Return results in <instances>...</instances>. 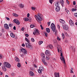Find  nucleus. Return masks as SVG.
Segmentation results:
<instances>
[{
  "mask_svg": "<svg viewBox=\"0 0 77 77\" xmlns=\"http://www.w3.org/2000/svg\"><path fill=\"white\" fill-rule=\"evenodd\" d=\"M35 17L36 18V20L38 21V23H39V24H41V21H42V18H41V17L40 16V14L38 13L37 16L35 15Z\"/></svg>",
  "mask_w": 77,
  "mask_h": 77,
  "instance_id": "nucleus-1",
  "label": "nucleus"
},
{
  "mask_svg": "<svg viewBox=\"0 0 77 77\" xmlns=\"http://www.w3.org/2000/svg\"><path fill=\"white\" fill-rule=\"evenodd\" d=\"M30 43H26L25 45L26 48L30 49V50H32L33 49V46L30 45Z\"/></svg>",
  "mask_w": 77,
  "mask_h": 77,
  "instance_id": "nucleus-2",
  "label": "nucleus"
},
{
  "mask_svg": "<svg viewBox=\"0 0 77 77\" xmlns=\"http://www.w3.org/2000/svg\"><path fill=\"white\" fill-rule=\"evenodd\" d=\"M51 27L53 32H55L56 31V26L54 23H52L51 24Z\"/></svg>",
  "mask_w": 77,
  "mask_h": 77,
  "instance_id": "nucleus-3",
  "label": "nucleus"
},
{
  "mask_svg": "<svg viewBox=\"0 0 77 77\" xmlns=\"http://www.w3.org/2000/svg\"><path fill=\"white\" fill-rule=\"evenodd\" d=\"M4 66L5 67L7 68H11V64H10L9 63L7 62H5L4 63Z\"/></svg>",
  "mask_w": 77,
  "mask_h": 77,
  "instance_id": "nucleus-4",
  "label": "nucleus"
},
{
  "mask_svg": "<svg viewBox=\"0 0 77 77\" xmlns=\"http://www.w3.org/2000/svg\"><path fill=\"white\" fill-rule=\"evenodd\" d=\"M60 56H61L60 57V59H61L62 62L63 63H65V59L64 58V57L63 56V54H62V53H61Z\"/></svg>",
  "mask_w": 77,
  "mask_h": 77,
  "instance_id": "nucleus-5",
  "label": "nucleus"
},
{
  "mask_svg": "<svg viewBox=\"0 0 77 77\" xmlns=\"http://www.w3.org/2000/svg\"><path fill=\"white\" fill-rule=\"evenodd\" d=\"M21 51L23 54H24V55H26L27 53V52L26 51V50L24 48H22Z\"/></svg>",
  "mask_w": 77,
  "mask_h": 77,
  "instance_id": "nucleus-6",
  "label": "nucleus"
},
{
  "mask_svg": "<svg viewBox=\"0 0 77 77\" xmlns=\"http://www.w3.org/2000/svg\"><path fill=\"white\" fill-rule=\"evenodd\" d=\"M33 34L34 35H39V31L38 30V29H36V30L34 32Z\"/></svg>",
  "mask_w": 77,
  "mask_h": 77,
  "instance_id": "nucleus-7",
  "label": "nucleus"
},
{
  "mask_svg": "<svg viewBox=\"0 0 77 77\" xmlns=\"http://www.w3.org/2000/svg\"><path fill=\"white\" fill-rule=\"evenodd\" d=\"M45 55L47 56H51V53L50 52V51L48 50H47L45 52Z\"/></svg>",
  "mask_w": 77,
  "mask_h": 77,
  "instance_id": "nucleus-8",
  "label": "nucleus"
},
{
  "mask_svg": "<svg viewBox=\"0 0 77 77\" xmlns=\"http://www.w3.org/2000/svg\"><path fill=\"white\" fill-rule=\"evenodd\" d=\"M63 29L65 30H68V26L66 25H63Z\"/></svg>",
  "mask_w": 77,
  "mask_h": 77,
  "instance_id": "nucleus-9",
  "label": "nucleus"
},
{
  "mask_svg": "<svg viewBox=\"0 0 77 77\" xmlns=\"http://www.w3.org/2000/svg\"><path fill=\"white\" fill-rule=\"evenodd\" d=\"M69 23L71 26H74V23L72 20H69Z\"/></svg>",
  "mask_w": 77,
  "mask_h": 77,
  "instance_id": "nucleus-10",
  "label": "nucleus"
},
{
  "mask_svg": "<svg viewBox=\"0 0 77 77\" xmlns=\"http://www.w3.org/2000/svg\"><path fill=\"white\" fill-rule=\"evenodd\" d=\"M54 75L55 77H59L60 76L59 75V73L55 72L54 73Z\"/></svg>",
  "mask_w": 77,
  "mask_h": 77,
  "instance_id": "nucleus-11",
  "label": "nucleus"
},
{
  "mask_svg": "<svg viewBox=\"0 0 77 77\" xmlns=\"http://www.w3.org/2000/svg\"><path fill=\"white\" fill-rule=\"evenodd\" d=\"M4 27L6 29H9V26L7 24H4Z\"/></svg>",
  "mask_w": 77,
  "mask_h": 77,
  "instance_id": "nucleus-12",
  "label": "nucleus"
},
{
  "mask_svg": "<svg viewBox=\"0 0 77 77\" xmlns=\"http://www.w3.org/2000/svg\"><path fill=\"white\" fill-rule=\"evenodd\" d=\"M42 61L44 65H47V63L45 62V59H42Z\"/></svg>",
  "mask_w": 77,
  "mask_h": 77,
  "instance_id": "nucleus-13",
  "label": "nucleus"
},
{
  "mask_svg": "<svg viewBox=\"0 0 77 77\" xmlns=\"http://www.w3.org/2000/svg\"><path fill=\"white\" fill-rule=\"evenodd\" d=\"M56 10L57 12H59L60 9V7H57L56 8Z\"/></svg>",
  "mask_w": 77,
  "mask_h": 77,
  "instance_id": "nucleus-14",
  "label": "nucleus"
},
{
  "mask_svg": "<svg viewBox=\"0 0 77 77\" xmlns=\"http://www.w3.org/2000/svg\"><path fill=\"white\" fill-rule=\"evenodd\" d=\"M15 61H16V62H19L20 61V59H19V58H18V57H15Z\"/></svg>",
  "mask_w": 77,
  "mask_h": 77,
  "instance_id": "nucleus-15",
  "label": "nucleus"
},
{
  "mask_svg": "<svg viewBox=\"0 0 77 77\" xmlns=\"http://www.w3.org/2000/svg\"><path fill=\"white\" fill-rule=\"evenodd\" d=\"M60 23H61L62 24H64V23H65V21L62 19H60Z\"/></svg>",
  "mask_w": 77,
  "mask_h": 77,
  "instance_id": "nucleus-16",
  "label": "nucleus"
},
{
  "mask_svg": "<svg viewBox=\"0 0 77 77\" xmlns=\"http://www.w3.org/2000/svg\"><path fill=\"white\" fill-rule=\"evenodd\" d=\"M59 2H56L55 3V6H57V7H58L59 6Z\"/></svg>",
  "mask_w": 77,
  "mask_h": 77,
  "instance_id": "nucleus-17",
  "label": "nucleus"
},
{
  "mask_svg": "<svg viewBox=\"0 0 77 77\" xmlns=\"http://www.w3.org/2000/svg\"><path fill=\"white\" fill-rule=\"evenodd\" d=\"M57 48L58 49V53H59V50H62L61 47H60V46L59 45L58 46V47H57Z\"/></svg>",
  "mask_w": 77,
  "mask_h": 77,
  "instance_id": "nucleus-18",
  "label": "nucleus"
},
{
  "mask_svg": "<svg viewBox=\"0 0 77 77\" xmlns=\"http://www.w3.org/2000/svg\"><path fill=\"white\" fill-rule=\"evenodd\" d=\"M60 4H61L62 6H63V3H64V2H63V0H60Z\"/></svg>",
  "mask_w": 77,
  "mask_h": 77,
  "instance_id": "nucleus-19",
  "label": "nucleus"
},
{
  "mask_svg": "<svg viewBox=\"0 0 77 77\" xmlns=\"http://www.w3.org/2000/svg\"><path fill=\"white\" fill-rule=\"evenodd\" d=\"M49 47L50 48H51V49H52V48H53V45H48V47Z\"/></svg>",
  "mask_w": 77,
  "mask_h": 77,
  "instance_id": "nucleus-20",
  "label": "nucleus"
},
{
  "mask_svg": "<svg viewBox=\"0 0 77 77\" xmlns=\"http://www.w3.org/2000/svg\"><path fill=\"white\" fill-rule=\"evenodd\" d=\"M5 66H3L2 67V69H3V71H6V67H5Z\"/></svg>",
  "mask_w": 77,
  "mask_h": 77,
  "instance_id": "nucleus-21",
  "label": "nucleus"
},
{
  "mask_svg": "<svg viewBox=\"0 0 77 77\" xmlns=\"http://www.w3.org/2000/svg\"><path fill=\"white\" fill-rule=\"evenodd\" d=\"M71 48H72V50L73 51L75 52V47H71Z\"/></svg>",
  "mask_w": 77,
  "mask_h": 77,
  "instance_id": "nucleus-22",
  "label": "nucleus"
},
{
  "mask_svg": "<svg viewBox=\"0 0 77 77\" xmlns=\"http://www.w3.org/2000/svg\"><path fill=\"white\" fill-rule=\"evenodd\" d=\"M29 74L31 76H33L34 74V73H33L32 71H31L29 72Z\"/></svg>",
  "mask_w": 77,
  "mask_h": 77,
  "instance_id": "nucleus-23",
  "label": "nucleus"
},
{
  "mask_svg": "<svg viewBox=\"0 0 77 77\" xmlns=\"http://www.w3.org/2000/svg\"><path fill=\"white\" fill-rule=\"evenodd\" d=\"M46 30L47 32H48V33H50V29L49 28H46Z\"/></svg>",
  "mask_w": 77,
  "mask_h": 77,
  "instance_id": "nucleus-24",
  "label": "nucleus"
},
{
  "mask_svg": "<svg viewBox=\"0 0 77 77\" xmlns=\"http://www.w3.org/2000/svg\"><path fill=\"white\" fill-rule=\"evenodd\" d=\"M25 40L26 42H27L28 44H30V41H29V40L27 39V38L26 37L25 38Z\"/></svg>",
  "mask_w": 77,
  "mask_h": 77,
  "instance_id": "nucleus-25",
  "label": "nucleus"
},
{
  "mask_svg": "<svg viewBox=\"0 0 77 77\" xmlns=\"http://www.w3.org/2000/svg\"><path fill=\"white\" fill-rule=\"evenodd\" d=\"M10 36L12 38H14V37H15V35L13 33H11L10 34Z\"/></svg>",
  "mask_w": 77,
  "mask_h": 77,
  "instance_id": "nucleus-26",
  "label": "nucleus"
},
{
  "mask_svg": "<svg viewBox=\"0 0 77 77\" xmlns=\"http://www.w3.org/2000/svg\"><path fill=\"white\" fill-rule=\"evenodd\" d=\"M19 7L20 8H24V5L23 4H21L19 5Z\"/></svg>",
  "mask_w": 77,
  "mask_h": 77,
  "instance_id": "nucleus-27",
  "label": "nucleus"
},
{
  "mask_svg": "<svg viewBox=\"0 0 77 77\" xmlns=\"http://www.w3.org/2000/svg\"><path fill=\"white\" fill-rule=\"evenodd\" d=\"M2 32V33H5L6 32V29H2L1 30Z\"/></svg>",
  "mask_w": 77,
  "mask_h": 77,
  "instance_id": "nucleus-28",
  "label": "nucleus"
},
{
  "mask_svg": "<svg viewBox=\"0 0 77 77\" xmlns=\"http://www.w3.org/2000/svg\"><path fill=\"white\" fill-rule=\"evenodd\" d=\"M24 20L25 21H27L29 20V19L27 17H26L25 18H24Z\"/></svg>",
  "mask_w": 77,
  "mask_h": 77,
  "instance_id": "nucleus-29",
  "label": "nucleus"
},
{
  "mask_svg": "<svg viewBox=\"0 0 77 77\" xmlns=\"http://www.w3.org/2000/svg\"><path fill=\"white\" fill-rule=\"evenodd\" d=\"M39 69H40V70L42 71H44V68L43 67H40Z\"/></svg>",
  "mask_w": 77,
  "mask_h": 77,
  "instance_id": "nucleus-30",
  "label": "nucleus"
},
{
  "mask_svg": "<svg viewBox=\"0 0 77 77\" xmlns=\"http://www.w3.org/2000/svg\"><path fill=\"white\" fill-rule=\"evenodd\" d=\"M13 16H14V17H18V14H17L15 13H13Z\"/></svg>",
  "mask_w": 77,
  "mask_h": 77,
  "instance_id": "nucleus-31",
  "label": "nucleus"
},
{
  "mask_svg": "<svg viewBox=\"0 0 77 77\" xmlns=\"http://www.w3.org/2000/svg\"><path fill=\"white\" fill-rule=\"evenodd\" d=\"M77 11L76 9L74 8L72 9V12H74V11Z\"/></svg>",
  "mask_w": 77,
  "mask_h": 77,
  "instance_id": "nucleus-32",
  "label": "nucleus"
},
{
  "mask_svg": "<svg viewBox=\"0 0 77 77\" xmlns=\"http://www.w3.org/2000/svg\"><path fill=\"white\" fill-rule=\"evenodd\" d=\"M17 66L19 68L21 67V64L20 63H18L17 65Z\"/></svg>",
  "mask_w": 77,
  "mask_h": 77,
  "instance_id": "nucleus-33",
  "label": "nucleus"
},
{
  "mask_svg": "<svg viewBox=\"0 0 77 77\" xmlns=\"http://www.w3.org/2000/svg\"><path fill=\"white\" fill-rule=\"evenodd\" d=\"M38 72L39 74H41V73H42V70H41L40 69H38Z\"/></svg>",
  "mask_w": 77,
  "mask_h": 77,
  "instance_id": "nucleus-34",
  "label": "nucleus"
},
{
  "mask_svg": "<svg viewBox=\"0 0 77 77\" xmlns=\"http://www.w3.org/2000/svg\"><path fill=\"white\" fill-rule=\"evenodd\" d=\"M20 21L18 20L17 22H16V24L17 25H20Z\"/></svg>",
  "mask_w": 77,
  "mask_h": 77,
  "instance_id": "nucleus-35",
  "label": "nucleus"
},
{
  "mask_svg": "<svg viewBox=\"0 0 77 77\" xmlns=\"http://www.w3.org/2000/svg\"><path fill=\"white\" fill-rule=\"evenodd\" d=\"M30 27L31 28H33V27H35V25H30Z\"/></svg>",
  "mask_w": 77,
  "mask_h": 77,
  "instance_id": "nucleus-36",
  "label": "nucleus"
},
{
  "mask_svg": "<svg viewBox=\"0 0 77 77\" xmlns=\"http://www.w3.org/2000/svg\"><path fill=\"white\" fill-rule=\"evenodd\" d=\"M42 43H43V41H40L39 42V45H41L42 44Z\"/></svg>",
  "mask_w": 77,
  "mask_h": 77,
  "instance_id": "nucleus-37",
  "label": "nucleus"
},
{
  "mask_svg": "<svg viewBox=\"0 0 77 77\" xmlns=\"http://www.w3.org/2000/svg\"><path fill=\"white\" fill-rule=\"evenodd\" d=\"M31 40L32 42H35V40L33 38H32Z\"/></svg>",
  "mask_w": 77,
  "mask_h": 77,
  "instance_id": "nucleus-38",
  "label": "nucleus"
},
{
  "mask_svg": "<svg viewBox=\"0 0 77 77\" xmlns=\"http://www.w3.org/2000/svg\"><path fill=\"white\" fill-rule=\"evenodd\" d=\"M18 20L17 19H14V23H17V21Z\"/></svg>",
  "mask_w": 77,
  "mask_h": 77,
  "instance_id": "nucleus-39",
  "label": "nucleus"
},
{
  "mask_svg": "<svg viewBox=\"0 0 77 77\" xmlns=\"http://www.w3.org/2000/svg\"><path fill=\"white\" fill-rule=\"evenodd\" d=\"M31 9H32V10H33V11H35L36 9V8L32 7H31Z\"/></svg>",
  "mask_w": 77,
  "mask_h": 77,
  "instance_id": "nucleus-40",
  "label": "nucleus"
},
{
  "mask_svg": "<svg viewBox=\"0 0 77 77\" xmlns=\"http://www.w3.org/2000/svg\"><path fill=\"white\" fill-rule=\"evenodd\" d=\"M62 36L63 37V38L64 39V38H65V35L63 33H62Z\"/></svg>",
  "mask_w": 77,
  "mask_h": 77,
  "instance_id": "nucleus-41",
  "label": "nucleus"
},
{
  "mask_svg": "<svg viewBox=\"0 0 77 77\" xmlns=\"http://www.w3.org/2000/svg\"><path fill=\"white\" fill-rule=\"evenodd\" d=\"M49 3H50L51 4H52V3H53V0H49Z\"/></svg>",
  "mask_w": 77,
  "mask_h": 77,
  "instance_id": "nucleus-42",
  "label": "nucleus"
},
{
  "mask_svg": "<svg viewBox=\"0 0 77 77\" xmlns=\"http://www.w3.org/2000/svg\"><path fill=\"white\" fill-rule=\"evenodd\" d=\"M48 56H47L46 57V59H47V60H49V57H48Z\"/></svg>",
  "mask_w": 77,
  "mask_h": 77,
  "instance_id": "nucleus-43",
  "label": "nucleus"
},
{
  "mask_svg": "<svg viewBox=\"0 0 77 77\" xmlns=\"http://www.w3.org/2000/svg\"><path fill=\"white\" fill-rule=\"evenodd\" d=\"M64 33L65 34V35H66L67 36H68V34L66 32H65Z\"/></svg>",
  "mask_w": 77,
  "mask_h": 77,
  "instance_id": "nucleus-44",
  "label": "nucleus"
},
{
  "mask_svg": "<svg viewBox=\"0 0 77 77\" xmlns=\"http://www.w3.org/2000/svg\"><path fill=\"white\" fill-rule=\"evenodd\" d=\"M45 36L46 37H47V36H48V34L47 33V32H45Z\"/></svg>",
  "mask_w": 77,
  "mask_h": 77,
  "instance_id": "nucleus-45",
  "label": "nucleus"
},
{
  "mask_svg": "<svg viewBox=\"0 0 77 77\" xmlns=\"http://www.w3.org/2000/svg\"><path fill=\"white\" fill-rule=\"evenodd\" d=\"M8 25L9 27H12V24L11 23H9Z\"/></svg>",
  "mask_w": 77,
  "mask_h": 77,
  "instance_id": "nucleus-46",
  "label": "nucleus"
},
{
  "mask_svg": "<svg viewBox=\"0 0 77 77\" xmlns=\"http://www.w3.org/2000/svg\"><path fill=\"white\" fill-rule=\"evenodd\" d=\"M74 15L75 17H77V13H75Z\"/></svg>",
  "mask_w": 77,
  "mask_h": 77,
  "instance_id": "nucleus-47",
  "label": "nucleus"
},
{
  "mask_svg": "<svg viewBox=\"0 0 77 77\" xmlns=\"http://www.w3.org/2000/svg\"><path fill=\"white\" fill-rule=\"evenodd\" d=\"M21 30H22V31H23V30H24V28L23 27H22L21 29Z\"/></svg>",
  "mask_w": 77,
  "mask_h": 77,
  "instance_id": "nucleus-48",
  "label": "nucleus"
},
{
  "mask_svg": "<svg viewBox=\"0 0 77 77\" xmlns=\"http://www.w3.org/2000/svg\"><path fill=\"white\" fill-rule=\"evenodd\" d=\"M40 27L42 30H43L44 29V28L43 27H42V25H40Z\"/></svg>",
  "mask_w": 77,
  "mask_h": 77,
  "instance_id": "nucleus-49",
  "label": "nucleus"
},
{
  "mask_svg": "<svg viewBox=\"0 0 77 77\" xmlns=\"http://www.w3.org/2000/svg\"><path fill=\"white\" fill-rule=\"evenodd\" d=\"M25 35L26 36V37H27L29 36V35H28V34H25Z\"/></svg>",
  "mask_w": 77,
  "mask_h": 77,
  "instance_id": "nucleus-50",
  "label": "nucleus"
},
{
  "mask_svg": "<svg viewBox=\"0 0 77 77\" xmlns=\"http://www.w3.org/2000/svg\"><path fill=\"white\" fill-rule=\"evenodd\" d=\"M75 1H73V5H75Z\"/></svg>",
  "mask_w": 77,
  "mask_h": 77,
  "instance_id": "nucleus-51",
  "label": "nucleus"
},
{
  "mask_svg": "<svg viewBox=\"0 0 77 77\" xmlns=\"http://www.w3.org/2000/svg\"><path fill=\"white\" fill-rule=\"evenodd\" d=\"M48 26H50V22H48Z\"/></svg>",
  "mask_w": 77,
  "mask_h": 77,
  "instance_id": "nucleus-52",
  "label": "nucleus"
},
{
  "mask_svg": "<svg viewBox=\"0 0 77 77\" xmlns=\"http://www.w3.org/2000/svg\"><path fill=\"white\" fill-rule=\"evenodd\" d=\"M66 1H67V3L68 5H69V2L68 0H67Z\"/></svg>",
  "mask_w": 77,
  "mask_h": 77,
  "instance_id": "nucleus-53",
  "label": "nucleus"
},
{
  "mask_svg": "<svg viewBox=\"0 0 77 77\" xmlns=\"http://www.w3.org/2000/svg\"><path fill=\"white\" fill-rule=\"evenodd\" d=\"M57 27L59 29V30H60V26H59V25H58Z\"/></svg>",
  "mask_w": 77,
  "mask_h": 77,
  "instance_id": "nucleus-54",
  "label": "nucleus"
},
{
  "mask_svg": "<svg viewBox=\"0 0 77 77\" xmlns=\"http://www.w3.org/2000/svg\"><path fill=\"white\" fill-rule=\"evenodd\" d=\"M57 39L58 41H60V38L58 37H57Z\"/></svg>",
  "mask_w": 77,
  "mask_h": 77,
  "instance_id": "nucleus-55",
  "label": "nucleus"
},
{
  "mask_svg": "<svg viewBox=\"0 0 77 77\" xmlns=\"http://www.w3.org/2000/svg\"><path fill=\"white\" fill-rule=\"evenodd\" d=\"M29 19V22H31V20H32V18H30Z\"/></svg>",
  "mask_w": 77,
  "mask_h": 77,
  "instance_id": "nucleus-56",
  "label": "nucleus"
},
{
  "mask_svg": "<svg viewBox=\"0 0 77 77\" xmlns=\"http://www.w3.org/2000/svg\"><path fill=\"white\" fill-rule=\"evenodd\" d=\"M13 29L15 30H16V27L15 26H14Z\"/></svg>",
  "mask_w": 77,
  "mask_h": 77,
  "instance_id": "nucleus-57",
  "label": "nucleus"
},
{
  "mask_svg": "<svg viewBox=\"0 0 77 77\" xmlns=\"http://www.w3.org/2000/svg\"><path fill=\"white\" fill-rule=\"evenodd\" d=\"M6 18L7 20H10V19H9L8 17H6Z\"/></svg>",
  "mask_w": 77,
  "mask_h": 77,
  "instance_id": "nucleus-58",
  "label": "nucleus"
},
{
  "mask_svg": "<svg viewBox=\"0 0 77 77\" xmlns=\"http://www.w3.org/2000/svg\"><path fill=\"white\" fill-rule=\"evenodd\" d=\"M29 16H30V14H29V13H28L27 14V17H29Z\"/></svg>",
  "mask_w": 77,
  "mask_h": 77,
  "instance_id": "nucleus-59",
  "label": "nucleus"
},
{
  "mask_svg": "<svg viewBox=\"0 0 77 77\" xmlns=\"http://www.w3.org/2000/svg\"><path fill=\"white\" fill-rule=\"evenodd\" d=\"M2 55L0 54V59H2Z\"/></svg>",
  "mask_w": 77,
  "mask_h": 77,
  "instance_id": "nucleus-60",
  "label": "nucleus"
},
{
  "mask_svg": "<svg viewBox=\"0 0 77 77\" xmlns=\"http://www.w3.org/2000/svg\"><path fill=\"white\" fill-rule=\"evenodd\" d=\"M66 12H67V14H69V11L68 10L66 11Z\"/></svg>",
  "mask_w": 77,
  "mask_h": 77,
  "instance_id": "nucleus-61",
  "label": "nucleus"
},
{
  "mask_svg": "<svg viewBox=\"0 0 77 77\" xmlns=\"http://www.w3.org/2000/svg\"><path fill=\"white\" fill-rule=\"evenodd\" d=\"M75 9H77V5L75 6Z\"/></svg>",
  "mask_w": 77,
  "mask_h": 77,
  "instance_id": "nucleus-62",
  "label": "nucleus"
},
{
  "mask_svg": "<svg viewBox=\"0 0 77 77\" xmlns=\"http://www.w3.org/2000/svg\"><path fill=\"white\" fill-rule=\"evenodd\" d=\"M43 58H45V54H43Z\"/></svg>",
  "mask_w": 77,
  "mask_h": 77,
  "instance_id": "nucleus-63",
  "label": "nucleus"
},
{
  "mask_svg": "<svg viewBox=\"0 0 77 77\" xmlns=\"http://www.w3.org/2000/svg\"><path fill=\"white\" fill-rule=\"evenodd\" d=\"M57 31H56L55 33V35H56V34H57Z\"/></svg>",
  "mask_w": 77,
  "mask_h": 77,
  "instance_id": "nucleus-64",
  "label": "nucleus"
}]
</instances>
